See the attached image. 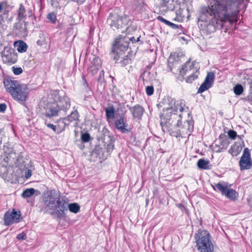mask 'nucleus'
<instances>
[{"label": "nucleus", "mask_w": 252, "mask_h": 252, "mask_svg": "<svg viewBox=\"0 0 252 252\" xmlns=\"http://www.w3.org/2000/svg\"><path fill=\"white\" fill-rule=\"evenodd\" d=\"M242 0H213L208 6L202 8L201 18L214 15L205 25V30L209 33L221 29L226 21L231 22L232 19L239 12L238 7Z\"/></svg>", "instance_id": "nucleus-1"}, {"label": "nucleus", "mask_w": 252, "mask_h": 252, "mask_svg": "<svg viewBox=\"0 0 252 252\" xmlns=\"http://www.w3.org/2000/svg\"><path fill=\"white\" fill-rule=\"evenodd\" d=\"M163 108L160 115V125L162 128L164 127L169 128L171 126H181L182 115L178 114V111L184 109L182 102L176 101L174 98L167 97L163 100Z\"/></svg>", "instance_id": "nucleus-2"}, {"label": "nucleus", "mask_w": 252, "mask_h": 252, "mask_svg": "<svg viewBox=\"0 0 252 252\" xmlns=\"http://www.w3.org/2000/svg\"><path fill=\"white\" fill-rule=\"evenodd\" d=\"M43 206L41 211L46 213L48 211H53L52 215L56 214L63 216L64 211L66 210V202L61 200L60 195L55 190H51L44 194Z\"/></svg>", "instance_id": "nucleus-3"}, {"label": "nucleus", "mask_w": 252, "mask_h": 252, "mask_svg": "<svg viewBox=\"0 0 252 252\" xmlns=\"http://www.w3.org/2000/svg\"><path fill=\"white\" fill-rule=\"evenodd\" d=\"M70 107L69 98L64 96L58 101L49 104L46 109L45 115L50 119L58 116H63Z\"/></svg>", "instance_id": "nucleus-4"}, {"label": "nucleus", "mask_w": 252, "mask_h": 252, "mask_svg": "<svg viewBox=\"0 0 252 252\" xmlns=\"http://www.w3.org/2000/svg\"><path fill=\"white\" fill-rule=\"evenodd\" d=\"M197 249L199 252H214L211 236L204 229H198L194 235Z\"/></svg>", "instance_id": "nucleus-5"}, {"label": "nucleus", "mask_w": 252, "mask_h": 252, "mask_svg": "<svg viewBox=\"0 0 252 252\" xmlns=\"http://www.w3.org/2000/svg\"><path fill=\"white\" fill-rule=\"evenodd\" d=\"M129 41L132 43H136V39L133 36L128 38L120 35L115 39L110 52L111 57L114 60H118L127 51Z\"/></svg>", "instance_id": "nucleus-6"}, {"label": "nucleus", "mask_w": 252, "mask_h": 252, "mask_svg": "<svg viewBox=\"0 0 252 252\" xmlns=\"http://www.w3.org/2000/svg\"><path fill=\"white\" fill-rule=\"evenodd\" d=\"M130 19L128 16L124 14L120 15L116 11L109 14L107 18L108 24L113 29H119L129 25Z\"/></svg>", "instance_id": "nucleus-7"}, {"label": "nucleus", "mask_w": 252, "mask_h": 252, "mask_svg": "<svg viewBox=\"0 0 252 252\" xmlns=\"http://www.w3.org/2000/svg\"><path fill=\"white\" fill-rule=\"evenodd\" d=\"M197 63L193 62L190 63L189 62H187L182 67L179 69L180 75L182 76L189 74V76L186 78V82L191 83L198 77L199 73V67L196 65Z\"/></svg>", "instance_id": "nucleus-8"}, {"label": "nucleus", "mask_w": 252, "mask_h": 252, "mask_svg": "<svg viewBox=\"0 0 252 252\" xmlns=\"http://www.w3.org/2000/svg\"><path fill=\"white\" fill-rule=\"evenodd\" d=\"M213 189L215 188L221 193L222 195L232 201H235L238 197V193L234 189H231V185L228 182L221 181L218 183H215L212 186Z\"/></svg>", "instance_id": "nucleus-9"}, {"label": "nucleus", "mask_w": 252, "mask_h": 252, "mask_svg": "<svg viewBox=\"0 0 252 252\" xmlns=\"http://www.w3.org/2000/svg\"><path fill=\"white\" fill-rule=\"evenodd\" d=\"M4 153L0 157V164L5 167H13L17 166L18 161L19 155L11 150H8L9 152L5 151L4 147Z\"/></svg>", "instance_id": "nucleus-10"}, {"label": "nucleus", "mask_w": 252, "mask_h": 252, "mask_svg": "<svg viewBox=\"0 0 252 252\" xmlns=\"http://www.w3.org/2000/svg\"><path fill=\"white\" fill-rule=\"evenodd\" d=\"M28 94L29 89L27 86L25 84H20L15 88L14 93H13L11 95L15 100L24 102L26 100Z\"/></svg>", "instance_id": "nucleus-11"}, {"label": "nucleus", "mask_w": 252, "mask_h": 252, "mask_svg": "<svg viewBox=\"0 0 252 252\" xmlns=\"http://www.w3.org/2000/svg\"><path fill=\"white\" fill-rule=\"evenodd\" d=\"M27 16L28 17L32 24H34V21L36 20V17L33 9L32 8H29L27 10L24 5L21 3L17 10V20H25Z\"/></svg>", "instance_id": "nucleus-12"}, {"label": "nucleus", "mask_w": 252, "mask_h": 252, "mask_svg": "<svg viewBox=\"0 0 252 252\" xmlns=\"http://www.w3.org/2000/svg\"><path fill=\"white\" fill-rule=\"evenodd\" d=\"M240 169L241 171L250 169L252 167V159L250 150L245 148L239 161Z\"/></svg>", "instance_id": "nucleus-13"}, {"label": "nucleus", "mask_w": 252, "mask_h": 252, "mask_svg": "<svg viewBox=\"0 0 252 252\" xmlns=\"http://www.w3.org/2000/svg\"><path fill=\"white\" fill-rule=\"evenodd\" d=\"M20 217V212H17L15 209H13L11 212L7 211L3 217L4 224L6 226H9L14 223L19 222Z\"/></svg>", "instance_id": "nucleus-14"}, {"label": "nucleus", "mask_w": 252, "mask_h": 252, "mask_svg": "<svg viewBox=\"0 0 252 252\" xmlns=\"http://www.w3.org/2000/svg\"><path fill=\"white\" fill-rule=\"evenodd\" d=\"M3 61L7 63H15L18 59L17 53L14 49L6 46L1 53Z\"/></svg>", "instance_id": "nucleus-15"}, {"label": "nucleus", "mask_w": 252, "mask_h": 252, "mask_svg": "<svg viewBox=\"0 0 252 252\" xmlns=\"http://www.w3.org/2000/svg\"><path fill=\"white\" fill-rule=\"evenodd\" d=\"M115 125L116 128L122 133H126L131 130V127L127 122V118L124 113L115 121Z\"/></svg>", "instance_id": "nucleus-16"}, {"label": "nucleus", "mask_w": 252, "mask_h": 252, "mask_svg": "<svg viewBox=\"0 0 252 252\" xmlns=\"http://www.w3.org/2000/svg\"><path fill=\"white\" fill-rule=\"evenodd\" d=\"M14 26L15 32L17 35L19 36L24 37L28 34L27 25L28 22L25 20H17Z\"/></svg>", "instance_id": "nucleus-17"}, {"label": "nucleus", "mask_w": 252, "mask_h": 252, "mask_svg": "<svg viewBox=\"0 0 252 252\" xmlns=\"http://www.w3.org/2000/svg\"><path fill=\"white\" fill-rule=\"evenodd\" d=\"M214 78L215 75L214 73L212 72H208L204 82L199 88L197 93L198 94L202 93L212 87Z\"/></svg>", "instance_id": "nucleus-18"}, {"label": "nucleus", "mask_w": 252, "mask_h": 252, "mask_svg": "<svg viewBox=\"0 0 252 252\" xmlns=\"http://www.w3.org/2000/svg\"><path fill=\"white\" fill-rule=\"evenodd\" d=\"M243 137H244L243 135H237L235 131L231 129L229 130L227 133H223L219 135V139L220 142H226L229 139L231 140H234L237 139L241 140Z\"/></svg>", "instance_id": "nucleus-19"}, {"label": "nucleus", "mask_w": 252, "mask_h": 252, "mask_svg": "<svg viewBox=\"0 0 252 252\" xmlns=\"http://www.w3.org/2000/svg\"><path fill=\"white\" fill-rule=\"evenodd\" d=\"M104 150L100 145H96L91 153V159L94 161L99 160L101 163L106 158L104 156Z\"/></svg>", "instance_id": "nucleus-20"}, {"label": "nucleus", "mask_w": 252, "mask_h": 252, "mask_svg": "<svg viewBox=\"0 0 252 252\" xmlns=\"http://www.w3.org/2000/svg\"><path fill=\"white\" fill-rule=\"evenodd\" d=\"M3 84L7 92L11 94L14 93V90L18 87L20 83L17 80L12 79L11 78H5L3 79Z\"/></svg>", "instance_id": "nucleus-21"}, {"label": "nucleus", "mask_w": 252, "mask_h": 252, "mask_svg": "<svg viewBox=\"0 0 252 252\" xmlns=\"http://www.w3.org/2000/svg\"><path fill=\"white\" fill-rule=\"evenodd\" d=\"M129 110L132 115L133 119L140 120L144 112V108L139 104H136L134 106L129 107Z\"/></svg>", "instance_id": "nucleus-22"}, {"label": "nucleus", "mask_w": 252, "mask_h": 252, "mask_svg": "<svg viewBox=\"0 0 252 252\" xmlns=\"http://www.w3.org/2000/svg\"><path fill=\"white\" fill-rule=\"evenodd\" d=\"M100 60L98 58L94 57L91 61V63L88 68V71L89 73L94 75L101 68Z\"/></svg>", "instance_id": "nucleus-23"}, {"label": "nucleus", "mask_w": 252, "mask_h": 252, "mask_svg": "<svg viewBox=\"0 0 252 252\" xmlns=\"http://www.w3.org/2000/svg\"><path fill=\"white\" fill-rule=\"evenodd\" d=\"M244 146V143H242V144H241L240 143H234L229 150V153L232 156L236 157L241 153L243 147Z\"/></svg>", "instance_id": "nucleus-24"}, {"label": "nucleus", "mask_w": 252, "mask_h": 252, "mask_svg": "<svg viewBox=\"0 0 252 252\" xmlns=\"http://www.w3.org/2000/svg\"><path fill=\"white\" fill-rule=\"evenodd\" d=\"M229 143H212L210 145L214 152L219 153L226 149L228 147Z\"/></svg>", "instance_id": "nucleus-25"}, {"label": "nucleus", "mask_w": 252, "mask_h": 252, "mask_svg": "<svg viewBox=\"0 0 252 252\" xmlns=\"http://www.w3.org/2000/svg\"><path fill=\"white\" fill-rule=\"evenodd\" d=\"M187 115L188 116V119L185 121L183 126L186 130L191 132L194 128V121L189 112L187 113Z\"/></svg>", "instance_id": "nucleus-26"}, {"label": "nucleus", "mask_w": 252, "mask_h": 252, "mask_svg": "<svg viewBox=\"0 0 252 252\" xmlns=\"http://www.w3.org/2000/svg\"><path fill=\"white\" fill-rule=\"evenodd\" d=\"M125 53L120 56V58L118 60H115L116 63H120L121 66H125L131 63V59L130 58L131 55H127L123 57Z\"/></svg>", "instance_id": "nucleus-27"}, {"label": "nucleus", "mask_w": 252, "mask_h": 252, "mask_svg": "<svg viewBox=\"0 0 252 252\" xmlns=\"http://www.w3.org/2000/svg\"><path fill=\"white\" fill-rule=\"evenodd\" d=\"M14 46L20 53L25 52L28 48L27 44L22 40H18L14 42Z\"/></svg>", "instance_id": "nucleus-28"}, {"label": "nucleus", "mask_w": 252, "mask_h": 252, "mask_svg": "<svg viewBox=\"0 0 252 252\" xmlns=\"http://www.w3.org/2000/svg\"><path fill=\"white\" fill-rule=\"evenodd\" d=\"M47 126L49 128L52 129L55 132L59 133L64 130L65 125V124L62 121L60 125H54L51 124H47Z\"/></svg>", "instance_id": "nucleus-29"}, {"label": "nucleus", "mask_w": 252, "mask_h": 252, "mask_svg": "<svg viewBox=\"0 0 252 252\" xmlns=\"http://www.w3.org/2000/svg\"><path fill=\"white\" fill-rule=\"evenodd\" d=\"M209 163L210 162L209 160H205L204 158H200L197 162V166L200 169H210Z\"/></svg>", "instance_id": "nucleus-30"}, {"label": "nucleus", "mask_w": 252, "mask_h": 252, "mask_svg": "<svg viewBox=\"0 0 252 252\" xmlns=\"http://www.w3.org/2000/svg\"><path fill=\"white\" fill-rule=\"evenodd\" d=\"M106 116L107 119H113L115 117V109L113 106L106 108L105 109Z\"/></svg>", "instance_id": "nucleus-31"}, {"label": "nucleus", "mask_w": 252, "mask_h": 252, "mask_svg": "<svg viewBox=\"0 0 252 252\" xmlns=\"http://www.w3.org/2000/svg\"><path fill=\"white\" fill-rule=\"evenodd\" d=\"M158 19L160 20L161 22L164 23L166 25L170 27L173 29H178L179 27V25L171 23L170 21L164 19L163 17L161 16H159Z\"/></svg>", "instance_id": "nucleus-32"}, {"label": "nucleus", "mask_w": 252, "mask_h": 252, "mask_svg": "<svg viewBox=\"0 0 252 252\" xmlns=\"http://www.w3.org/2000/svg\"><path fill=\"white\" fill-rule=\"evenodd\" d=\"M35 193V189L33 188L27 189L24 190L22 196L24 198H27L32 196Z\"/></svg>", "instance_id": "nucleus-33"}, {"label": "nucleus", "mask_w": 252, "mask_h": 252, "mask_svg": "<svg viewBox=\"0 0 252 252\" xmlns=\"http://www.w3.org/2000/svg\"><path fill=\"white\" fill-rule=\"evenodd\" d=\"M68 208L71 212L77 213L80 211V206L76 203H71L68 205Z\"/></svg>", "instance_id": "nucleus-34"}, {"label": "nucleus", "mask_w": 252, "mask_h": 252, "mask_svg": "<svg viewBox=\"0 0 252 252\" xmlns=\"http://www.w3.org/2000/svg\"><path fill=\"white\" fill-rule=\"evenodd\" d=\"M78 119V113L77 110H75L71 112V113L68 115L66 118L67 120L69 122H72L76 121Z\"/></svg>", "instance_id": "nucleus-35"}, {"label": "nucleus", "mask_w": 252, "mask_h": 252, "mask_svg": "<svg viewBox=\"0 0 252 252\" xmlns=\"http://www.w3.org/2000/svg\"><path fill=\"white\" fill-rule=\"evenodd\" d=\"M243 87L240 84H237L233 88L234 93L235 94L237 95H241L243 92Z\"/></svg>", "instance_id": "nucleus-36"}, {"label": "nucleus", "mask_w": 252, "mask_h": 252, "mask_svg": "<svg viewBox=\"0 0 252 252\" xmlns=\"http://www.w3.org/2000/svg\"><path fill=\"white\" fill-rule=\"evenodd\" d=\"M39 37L40 39H38L36 41V44L40 46H41L46 44V38L43 33H40Z\"/></svg>", "instance_id": "nucleus-37"}, {"label": "nucleus", "mask_w": 252, "mask_h": 252, "mask_svg": "<svg viewBox=\"0 0 252 252\" xmlns=\"http://www.w3.org/2000/svg\"><path fill=\"white\" fill-rule=\"evenodd\" d=\"M47 18L52 23L55 24L56 22L57 17L56 15L54 12H51L47 15Z\"/></svg>", "instance_id": "nucleus-38"}, {"label": "nucleus", "mask_w": 252, "mask_h": 252, "mask_svg": "<svg viewBox=\"0 0 252 252\" xmlns=\"http://www.w3.org/2000/svg\"><path fill=\"white\" fill-rule=\"evenodd\" d=\"M169 0H158L157 3L158 6L160 7H164L166 6Z\"/></svg>", "instance_id": "nucleus-39"}, {"label": "nucleus", "mask_w": 252, "mask_h": 252, "mask_svg": "<svg viewBox=\"0 0 252 252\" xmlns=\"http://www.w3.org/2000/svg\"><path fill=\"white\" fill-rule=\"evenodd\" d=\"M90 138V135L88 132H85L81 135L82 142H89Z\"/></svg>", "instance_id": "nucleus-40"}, {"label": "nucleus", "mask_w": 252, "mask_h": 252, "mask_svg": "<svg viewBox=\"0 0 252 252\" xmlns=\"http://www.w3.org/2000/svg\"><path fill=\"white\" fill-rule=\"evenodd\" d=\"M12 68V71L15 75H19V74H21L23 72V70H22V68L20 67H17L13 66Z\"/></svg>", "instance_id": "nucleus-41"}, {"label": "nucleus", "mask_w": 252, "mask_h": 252, "mask_svg": "<svg viewBox=\"0 0 252 252\" xmlns=\"http://www.w3.org/2000/svg\"><path fill=\"white\" fill-rule=\"evenodd\" d=\"M104 80V71L103 70H102L99 74L98 78L97 79V81L100 83L102 84Z\"/></svg>", "instance_id": "nucleus-42"}, {"label": "nucleus", "mask_w": 252, "mask_h": 252, "mask_svg": "<svg viewBox=\"0 0 252 252\" xmlns=\"http://www.w3.org/2000/svg\"><path fill=\"white\" fill-rule=\"evenodd\" d=\"M154 87L152 86H148L146 88V92L148 95H151L154 93Z\"/></svg>", "instance_id": "nucleus-43"}, {"label": "nucleus", "mask_w": 252, "mask_h": 252, "mask_svg": "<svg viewBox=\"0 0 252 252\" xmlns=\"http://www.w3.org/2000/svg\"><path fill=\"white\" fill-rule=\"evenodd\" d=\"M103 147L106 149V151L107 153H110L113 150L114 145H113V143H109L107 145L106 148L105 147L106 145L105 144L103 145Z\"/></svg>", "instance_id": "nucleus-44"}, {"label": "nucleus", "mask_w": 252, "mask_h": 252, "mask_svg": "<svg viewBox=\"0 0 252 252\" xmlns=\"http://www.w3.org/2000/svg\"><path fill=\"white\" fill-rule=\"evenodd\" d=\"M132 3L136 7H139L142 6L143 0H133Z\"/></svg>", "instance_id": "nucleus-45"}, {"label": "nucleus", "mask_w": 252, "mask_h": 252, "mask_svg": "<svg viewBox=\"0 0 252 252\" xmlns=\"http://www.w3.org/2000/svg\"><path fill=\"white\" fill-rule=\"evenodd\" d=\"M17 238L19 240H25L26 239V235L24 233H22L18 234Z\"/></svg>", "instance_id": "nucleus-46"}, {"label": "nucleus", "mask_w": 252, "mask_h": 252, "mask_svg": "<svg viewBox=\"0 0 252 252\" xmlns=\"http://www.w3.org/2000/svg\"><path fill=\"white\" fill-rule=\"evenodd\" d=\"M6 109V105L5 103L0 104V112H4Z\"/></svg>", "instance_id": "nucleus-47"}, {"label": "nucleus", "mask_w": 252, "mask_h": 252, "mask_svg": "<svg viewBox=\"0 0 252 252\" xmlns=\"http://www.w3.org/2000/svg\"><path fill=\"white\" fill-rule=\"evenodd\" d=\"M32 176V171L31 170H28L25 172V177L27 179L29 178Z\"/></svg>", "instance_id": "nucleus-48"}, {"label": "nucleus", "mask_w": 252, "mask_h": 252, "mask_svg": "<svg viewBox=\"0 0 252 252\" xmlns=\"http://www.w3.org/2000/svg\"><path fill=\"white\" fill-rule=\"evenodd\" d=\"M3 77V69L0 65V81L2 80Z\"/></svg>", "instance_id": "nucleus-49"}, {"label": "nucleus", "mask_w": 252, "mask_h": 252, "mask_svg": "<svg viewBox=\"0 0 252 252\" xmlns=\"http://www.w3.org/2000/svg\"><path fill=\"white\" fill-rule=\"evenodd\" d=\"M178 207L179 208H180L182 211H183L184 210H186V208L184 206V205L182 204H179L178 205Z\"/></svg>", "instance_id": "nucleus-50"}, {"label": "nucleus", "mask_w": 252, "mask_h": 252, "mask_svg": "<svg viewBox=\"0 0 252 252\" xmlns=\"http://www.w3.org/2000/svg\"><path fill=\"white\" fill-rule=\"evenodd\" d=\"M73 1H75L77 2L79 4H82L86 0H72Z\"/></svg>", "instance_id": "nucleus-51"}, {"label": "nucleus", "mask_w": 252, "mask_h": 252, "mask_svg": "<svg viewBox=\"0 0 252 252\" xmlns=\"http://www.w3.org/2000/svg\"><path fill=\"white\" fill-rule=\"evenodd\" d=\"M170 58L169 59L168 61V67L170 68V71H172V65H171L170 63Z\"/></svg>", "instance_id": "nucleus-52"}, {"label": "nucleus", "mask_w": 252, "mask_h": 252, "mask_svg": "<svg viewBox=\"0 0 252 252\" xmlns=\"http://www.w3.org/2000/svg\"><path fill=\"white\" fill-rule=\"evenodd\" d=\"M140 36H139V37H138L136 39V41L135 42H140V44H142L143 43V42H141L140 40Z\"/></svg>", "instance_id": "nucleus-53"}, {"label": "nucleus", "mask_w": 252, "mask_h": 252, "mask_svg": "<svg viewBox=\"0 0 252 252\" xmlns=\"http://www.w3.org/2000/svg\"><path fill=\"white\" fill-rule=\"evenodd\" d=\"M3 9V4L2 3H0V13L2 12Z\"/></svg>", "instance_id": "nucleus-54"}, {"label": "nucleus", "mask_w": 252, "mask_h": 252, "mask_svg": "<svg viewBox=\"0 0 252 252\" xmlns=\"http://www.w3.org/2000/svg\"><path fill=\"white\" fill-rule=\"evenodd\" d=\"M191 0H183L184 2L185 3H189L191 1Z\"/></svg>", "instance_id": "nucleus-55"}, {"label": "nucleus", "mask_w": 252, "mask_h": 252, "mask_svg": "<svg viewBox=\"0 0 252 252\" xmlns=\"http://www.w3.org/2000/svg\"><path fill=\"white\" fill-rule=\"evenodd\" d=\"M175 100L177 101L176 100ZM180 101L182 102V100H180ZM182 105L183 107H184V106H185V104L183 105V102H182ZM184 108L183 110L182 111H180V112H182L184 111V108Z\"/></svg>", "instance_id": "nucleus-56"}]
</instances>
